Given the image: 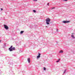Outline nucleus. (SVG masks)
Wrapping results in <instances>:
<instances>
[{"label":"nucleus","mask_w":75,"mask_h":75,"mask_svg":"<svg viewBox=\"0 0 75 75\" xmlns=\"http://www.w3.org/2000/svg\"><path fill=\"white\" fill-rule=\"evenodd\" d=\"M51 21V19L49 18H47V24L52 25V23L50 22V21Z\"/></svg>","instance_id":"obj_1"},{"label":"nucleus","mask_w":75,"mask_h":75,"mask_svg":"<svg viewBox=\"0 0 75 75\" xmlns=\"http://www.w3.org/2000/svg\"><path fill=\"white\" fill-rule=\"evenodd\" d=\"M4 28L6 30H8V26H7V25H4Z\"/></svg>","instance_id":"obj_2"},{"label":"nucleus","mask_w":75,"mask_h":75,"mask_svg":"<svg viewBox=\"0 0 75 75\" xmlns=\"http://www.w3.org/2000/svg\"><path fill=\"white\" fill-rule=\"evenodd\" d=\"M62 23H64V24H65L66 23H69V21H62Z\"/></svg>","instance_id":"obj_3"},{"label":"nucleus","mask_w":75,"mask_h":75,"mask_svg":"<svg viewBox=\"0 0 75 75\" xmlns=\"http://www.w3.org/2000/svg\"><path fill=\"white\" fill-rule=\"evenodd\" d=\"M13 73V71H12L11 70H10L9 71V74H12Z\"/></svg>","instance_id":"obj_4"},{"label":"nucleus","mask_w":75,"mask_h":75,"mask_svg":"<svg viewBox=\"0 0 75 75\" xmlns=\"http://www.w3.org/2000/svg\"><path fill=\"white\" fill-rule=\"evenodd\" d=\"M38 55L37 56V59H38V58H40V55H41V54L39 53H38Z\"/></svg>","instance_id":"obj_5"},{"label":"nucleus","mask_w":75,"mask_h":75,"mask_svg":"<svg viewBox=\"0 0 75 75\" xmlns=\"http://www.w3.org/2000/svg\"><path fill=\"white\" fill-rule=\"evenodd\" d=\"M11 50H9L10 51H12L13 50H16L15 47H13L11 49Z\"/></svg>","instance_id":"obj_6"},{"label":"nucleus","mask_w":75,"mask_h":75,"mask_svg":"<svg viewBox=\"0 0 75 75\" xmlns=\"http://www.w3.org/2000/svg\"><path fill=\"white\" fill-rule=\"evenodd\" d=\"M74 34V33H72V35H71V37H72V38H75V37H74V35H73V34Z\"/></svg>","instance_id":"obj_7"},{"label":"nucleus","mask_w":75,"mask_h":75,"mask_svg":"<svg viewBox=\"0 0 75 75\" xmlns=\"http://www.w3.org/2000/svg\"><path fill=\"white\" fill-rule=\"evenodd\" d=\"M27 60L28 63H30V58H28Z\"/></svg>","instance_id":"obj_8"},{"label":"nucleus","mask_w":75,"mask_h":75,"mask_svg":"<svg viewBox=\"0 0 75 75\" xmlns=\"http://www.w3.org/2000/svg\"><path fill=\"white\" fill-rule=\"evenodd\" d=\"M13 48V46H11V47L9 48V50H10V51H11V49Z\"/></svg>","instance_id":"obj_9"},{"label":"nucleus","mask_w":75,"mask_h":75,"mask_svg":"<svg viewBox=\"0 0 75 75\" xmlns=\"http://www.w3.org/2000/svg\"><path fill=\"white\" fill-rule=\"evenodd\" d=\"M59 53H63V51L62 50H60L59 52Z\"/></svg>","instance_id":"obj_10"},{"label":"nucleus","mask_w":75,"mask_h":75,"mask_svg":"<svg viewBox=\"0 0 75 75\" xmlns=\"http://www.w3.org/2000/svg\"><path fill=\"white\" fill-rule=\"evenodd\" d=\"M24 31H22L20 32V34H22L24 33Z\"/></svg>","instance_id":"obj_11"},{"label":"nucleus","mask_w":75,"mask_h":75,"mask_svg":"<svg viewBox=\"0 0 75 75\" xmlns=\"http://www.w3.org/2000/svg\"><path fill=\"white\" fill-rule=\"evenodd\" d=\"M43 69H44V71H46V68H45V67H44Z\"/></svg>","instance_id":"obj_12"},{"label":"nucleus","mask_w":75,"mask_h":75,"mask_svg":"<svg viewBox=\"0 0 75 75\" xmlns=\"http://www.w3.org/2000/svg\"><path fill=\"white\" fill-rule=\"evenodd\" d=\"M66 71H67V69H65L64 72H63V74H65V72H66Z\"/></svg>","instance_id":"obj_13"},{"label":"nucleus","mask_w":75,"mask_h":75,"mask_svg":"<svg viewBox=\"0 0 75 75\" xmlns=\"http://www.w3.org/2000/svg\"><path fill=\"white\" fill-rule=\"evenodd\" d=\"M33 12H34V13H36V11H35V10H33Z\"/></svg>","instance_id":"obj_14"},{"label":"nucleus","mask_w":75,"mask_h":75,"mask_svg":"<svg viewBox=\"0 0 75 75\" xmlns=\"http://www.w3.org/2000/svg\"><path fill=\"white\" fill-rule=\"evenodd\" d=\"M60 60V59H59L58 61H56L57 62H59Z\"/></svg>","instance_id":"obj_15"},{"label":"nucleus","mask_w":75,"mask_h":75,"mask_svg":"<svg viewBox=\"0 0 75 75\" xmlns=\"http://www.w3.org/2000/svg\"><path fill=\"white\" fill-rule=\"evenodd\" d=\"M4 47H6V43H5L4 44Z\"/></svg>","instance_id":"obj_16"},{"label":"nucleus","mask_w":75,"mask_h":75,"mask_svg":"<svg viewBox=\"0 0 75 75\" xmlns=\"http://www.w3.org/2000/svg\"><path fill=\"white\" fill-rule=\"evenodd\" d=\"M46 23L47 24V19H46Z\"/></svg>","instance_id":"obj_17"},{"label":"nucleus","mask_w":75,"mask_h":75,"mask_svg":"<svg viewBox=\"0 0 75 75\" xmlns=\"http://www.w3.org/2000/svg\"><path fill=\"white\" fill-rule=\"evenodd\" d=\"M54 8H55V7L52 8H51V9L52 10V9H54Z\"/></svg>","instance_id":"obj_18"},{"label":"nucleus","mask_w":75,"mask_h":75,"mask_svg":"<svg viewBox=\"0 0 75 75\" xmlns=\"http://www.w3.org/2000/svg\"><path fill=\"white\" fill-rule=\"evenodd\" d=\"M58 30L57 29H56V31L57 32H58Z\"/></svg>","instance_id":"obj_19"},{"label":"nucleus","mask_w":75,"mask_h":75,"mask_svg":"<svg viewBox=\"0 0 75 75\" xmlns=\"http://www.w3.org/2000/svg\"><path fill=\"white\" fill-rule=\"evenodd\" d=\"M38 0H33V1H37Z\"/></svg>","instance_id":"obj_20"},{"label":"nucleus","mask_w":75,"mask_h":75,"mask_svg":"<svg viewBox=\"0 0 75 75\" xmlns=\"http://www.w3.org/2000/svg\"><path fill=\"white\" fill-rule=\"evenodd\" d=\"M47 6H49V3L47 4Z\"/></svg>","instance_id":"obj_21"},{"label":"nucleus","mask_w":75,"mask_h":75,"mask_svg":"<svg viewBox=\"0 0 75 75\" xmlns=\"http://www.w3.org/2000/svg\"><path fill=\"white\" fill-rule=\"evenodd\" d=\"M64 1H68V0H63Z\"/></svg>","instance_id":"obj_22"},{"label":"nucleus","mask_w":75,"mask_h":75,"mask_svg":"<svg viewBox=\"0 0 75 75\" xmlns=\"http://www.w3.org/2000/svg\"><path fill=\"white\" fill-rule=\"evenodd\" d=\"M1 10H3V8H1Z\"/></svg>","instance_id":"obj_23"},{"label":"nucleus","mask_w":75,"mask_h":75,"mask_svg":"<svg viewBox=\"0 0 75 75\" xmlns=\"http://www.w3.org/2000/svg\"><path fill=\"white\" fill-rule=\"evenodd\" d=\"M1 40H0V42H1Z\"/></svg>","instance_id":"obj_24"}]
</instances>
